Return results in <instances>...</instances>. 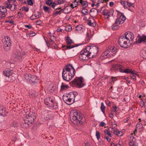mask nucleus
I'll return each mask as SVG.
<instances>
[{
    "label": "nucleus",
    "mask_w": 146,
    "mask_h": 146,
    "mask_svg": "<svg viewBox=\"0 0 146 146\" xmlns=\"http://www.w3.org/2000/svg\"><path fill=\"white\" fill-rule=\"evenodd\" d=\"M75 75V69L71 65H66L63 69L62 76L63 79L66 81H69Z\"/></svg>",
    "instance_id": "1"
},
{
    "label": "nucleus",
    "mask_w": 146,
    "mask_h": 146,
    "mask_svg": "<svg viewBox=\"0 0 146 146\" xmlns=\"http://www.w3.org/2000/svg\"><path fill=\"white\" fill-rule=\"evenodd\" d=\"M70 116L71 120L74 124L79 125L82 124L86 121L85 118L83 117L82 115L78 113L76 110L71 111Z\"/></svg>",
    "instance_id": "2"
},
{
    "label": "nucleus",
    "mask_w": 146,
    "mask_h": 146,
    "mask_svg": "<svg viewBox=\"0 0 146 146\" xmlns=\"http://www.w3.org/2000/svg\"><path fill=\"white\" fill-rule=\"evenodd\" d=\"M35 118V113L30 111L25 117L23 123L24 127L25 128H27L28 127L31 126Z\"/></svg>",
    "instance_id": "3"
},
{
    "label": "nucleus",
    "mask_w": 146,
    "mask_h": 146,
    "mask_svg": "<svg viewBox=\"0 0 146 146\" xmlns=\"http://www.w3.org/2000/svg\"><path fill=\"white\" fill-rule=\"evenodd\" d=\"M77 95L76 92H71L67 96H64L63 99L67 104L70 105L74 102L75 98Z\"/></svg>",
    "instance_id": "4"
},
{
    "label": "nucleus",
    "mask_w": 146,
    "mask_h": 146,
    "mask_svg": "<svg viewBox=\"0 0 146 146\" xmlns=\"http://www.w3.org/2000/svg\"><path fill=\"white\" fill-rule=\"evenodd\" d=\"M71 83L74 86L79 88L82 87L85 85L84 79L81 77L76 78L71 81Z\"/></svg>",
    "instance_id": "5"
},
{
    "label": "nucleus",
    "mask_w": 146,
    "mask_h": 146,
    "mask_svg": "<svg viewBox=\"0 0 146 146\" xmlns=\"http://www.w3.org/2000/svg\"><path fill=\"white\" fill-rule=\"evenodd\" d=\"M86 51L89 54L90 57H92L97 54L98 51V48L96 46L90 47L87 46L85 48Z\"/></svg>",
    "instance_id": "6"
},
{
    "label": "nucleus",
    "mask_w": 146,
    "mask_h": 146,
    "mask_svg": "<svg viewBox=\"0 0 146 146\" xmlns=\"http://www.w3.org/2000/svg\"><path fill=\"white\" fill-rule=\"evenodd\" d=\"M128 43H129V41L124 36H121L119 38V43L121 47L126 48L128 46Z\"/></svg>",
    "instance_id": "7"
},
{
    "label": "nucleus",
    "mask_w": 146,
    "mask_h": 146,
    "mask_svg": "<svg viewBox=\"0 0 146 146\" xmlns=\"http://www.w3.org/2000/svg\"><path fill=\"white\" fill-rule=\"evenodd\" d=\"M79 58L82 60H84L88 59L89 58H90V57L85 48L81 50L80 54L79 56Z\"/></svg>",
    "instance_id": "8"
},
{
    "label": "nucleus",
    "mask_w": 146,
    "mask_h": 146,
    "mask_svg": "<svg viewBox=\"0 0 146 146\" xmlns=\"http://www.w3.org/2000/svg\"><path fill=\"white\" fill-rule=\"evenodd\" d=\"M113 13V10H108L104 9L103 12V15L106 19H108L111 16H112Z\"/></svg>",
    "instance_id": "9"
},
{
    "label": "nucleus",
    "mask_w": 146,
    "mask_h": 146,
    "mask_svg": "<svg viewBox=\"0 0 146 146\" xmlns=\"http://www.w3.org/2000/svg\"><path fill=\"white\" fill-rule=\"evenodd\" d=\"M66 42L67 43V46H62V47H65L67 49H71L72 48L76 46H71L70 45L74 43L73 41L71 40L70 37L68 36L66 38Z\"/></svg>",
    "instance_id": "10"
},
{
    "label": "nucleus",
    "mask_w": 146,
    "mask_h": 146,
    "mask_svg": "<svg viewBox=\"0 0 146 146\" xmlns=\"http://www.w3.org/2000/svg\"><path fill=\"white\" fill-rule=\"evenodd\" d=\"M126 17L124 15L121 13L119 17H118L115 22V24L117 25H119L123 23L126 20Z\"/></svg>",
    "instance_id": "11"
},
{
    "label": "nucleus",
    "mask_w": 146,
    "mask_h": 146,
    "mask_svg": "<svg viewBox=\"0 0 146 146\" xmlns=\"http://www.w3.org/2000/svg\"><path fill=\"white\" fill-rule=\"evenodd\" d=\"M7 0V1L6 4V7L7 8L10 9L12 11H14L15 9L17 8L16 6L17 5L14 3L12 4V2H11V0Z\"/></svg>",
    "instance_id": "12"
},
{
    "label": "nucleus",
    "mask_w": 146,
    "mask_h": 146,
    "mask_svg": "<svg viewBox=\"0 0 146 146\" xmlns=\"http://www.w3.org/2000/svg\"><path fill=\"white\" fill-rule=\"evenodd\" d=\"M3 72L4 75L6 77H7L8 78H14V77L12 75L13 73V70L9 69H6L3 71Z\"/></svg>",
    "instance_id": "13"
},
{
    "label": "nucleus",
    "mask_w": 146,
    "mask_h": 146,
    "mask_svg": "<svg viewBox=\"0 0 146 146\" xmlns=\"http://www.w3.org/2000/svg\"><path fill=\"white\" fill-rule=\"evenodd\" d=\"M124 36L127 39L129 42L130 41H132L133 38V33L129 31L126 32Z\"/></svg>",
    "instance_id": "14"
},
{
    "label": "nucleus",
    "mask_w": 146,
    "mask_h": 146,
    "mask_svg": "<svg viewBox=\"0 0 146 146\" xmlns=\"http://www.w3.org/2000/svg\"><path fill=\"white\" fill-rule=\"evenodd\" d=\"M44 103L46 105L49 107L52 106L54 104L53 101L52 99L50 97H48L44 100Z\"/></svg>",
    "instance_id": "15"
},
{
    "label": "nucleus",
    "mask_w": 146,
    "mask_h": 146,
    "mask_svg": "<svg viewBox=\"0 0 146 146\" xmlns=\"http://www.w3.org/2000/svg\"><path fill=\"white\" fill-rule=\"evenodd\" d=\"M14 55H15V57L16 58L20 60L21 59L23 56L25 55V53L24 52L21 54L19 52H17L15 53Z\"/></svg>",
    "instance_id": "16"
},
{
    "label": "nucleus",
    "mask_w": 146,
    "mask_h": 146,
    "mask_svg": "<svg viewBox=\"0 0 146 146\" xmlns=\"http://www.w3.org/2000/svg\"><path fill=\"white\" fill-rule=\"evenodd\" d=\"M138 40L135 41L134 44L136 43H140L143 41H144V42H146V36H138Z\"/></svg>",
    "instance_id": "17"
},
{
    "label": "nucleus",
    "mask_w": 146,
    "mask_h": 146,
    "mask_svg": "<svg viewBox=\"0 0 146 146\" xmlns=\"http://www.w3.org/2000/svg\"><path fill=\"white\" fill-rule=\"evenodd\" d=\"M111 57L110 54L109 53V51L108 50L105 51L101 55V59H106V58H110Z\"/></svg>",
    "instance_id": "18"
},
{
    "label": "nucleus",
    "mask_w": 146,
    "mask_h": 146,
    "mask_svg": "<svg viewBox=\"0 0 146 146\" xmlns=\"http://www.w3.org/2000/svg\"><path fill=\"white\" fill-rule=\"evenodd\" d=\"M131 140L129 142V145L130 146H138V144L137 143L136 140L133 136L131 137Z\"/></svg>",
    "instance_id": "19"
},
{
    "label": "nucleus",
    "mask_w": 146,
    "mask_h": 146,
    "mask_svg": "<svg viewBox=\"0 0 146 146\" xmlns=\"http://www.w3.org/2000/svg\"><path fill=\"white\" fill-rule=\"evenodd\" d=\"M113 67L115 70L119 69V71L121 72L123 70L122 68H124V66L119 64H117L114 65Z\"/></svg>",
    "instance_id": "20"
},
{
    "label": "nucleus",
    "mask_w": 146,
    "mask_h": 146,
    "mask_svg": "<svg viewBox=\"0 0 146 146\" xmlns=\"http://www.w3.org/2000/svg\"><path fill=\"white\" fill-rule=\"evenodd\" d=\"M108 51L109 53L110 54V55H111V56L115 55L116 52L117 51V50L116 48L113 46L110 49V50Z\"/></svg>",
    "instance_id": "21"
},
{
    "label": "nucleus",
    "mask_w": 146,
    "mask_h": 146,
    "mask_svg": "<svg viewBox=\"0 0 146 146\" xmlns=\"http://www.w3.org/2000/svg\"><path fill=\"white\" fill-rule=\"evenodd\" d=\"M90 13H91L90 15L92 17H94L97 15L98 13V10L96 8H92L90 11Z\"/></svg>",
    "instance_id": "22"
},
{
    "label": "nucleus",
    "mask_w": 146,
    "mask_h": 146,
    "mask_svg": "<svg viewBox=\"0 0 146 146\" xmlns=\"http://www.w3.org/2000/svg\"><path fill=\"white\" fill-rule=\"evenodd\" d=\"M38 79L36 76L34 75H31V77L29 81L30 82L33 83H36L38 82Z\"/></svg>",
    "instance_id": "23"
},
{
    "label": "nucleus",
    "mask_w": 146,
    "mask_h": 146,
    "mask_svg": "<svg viewBox=\"0 0 146 146\" xmlns=\"http://www.w3.org/2000/svg\"><path fill=\"white\" fill-rule=\"evenodd\" d=\"M46 5L48 6H50L52 8H54L56 5V4L54 3H52L50 0H47L46 2Z\"/></svg>",
    "instance_id": "24"
},
{
    "label": "nucleus",
    "mask_w": 146,
    "mask_h": 146,
    "mask_svg": "<svg viewBox=\"0 0 146 146\" xmlns=\"http://www.w3.org/2000/svg\"><path fill=\"white\" fill-rule=\"evenodd\" d=\"M4 38L5 40L3 41V44H11L10 38L8 36H5Z\"/></svg>",
    "instance_id": "25"
},
{
    "label": "nucleus",
    "mask_w": 146,
    "mask_h": 146,
    "mask_svg": "<svg viewBox=\"0 0 146 146\" xmlns=\"http://www.w3.org/2000/svg\"><path fill=\"white\" fill-rule=\"evenodd\" d=\"M50 113L46 112L44 114V118L46 120H48L52 118Z\"/></svg>",
    "instance_id": "26"
},
{
    "label": "nucleus",
    "mask_w": 146,
    "mask_h": 146,
    "mask_svg": "<svg viewBox=\"0 0 146 146\" xmlns=\"http://www.w3.org/2000/svg\"><path fill=\"white\" fill-rule=\"evenodd\" d=\"M66 8H64V9H61L59 11H56L53 14V17H55L58 14H60V12H62L64 13H67L65 12V10H66Z\"/></svg>",
    "instance_id": "27"
},
{
    "label": "nucleus",
    "mask_w": 146,
    "mask_h": 146,
    "mask_svg": "<svg viewBox=\"0 0 146 146\" xmlns=\"http://www.w3.org/2000/svg\"><path fill=\"white\" fill-rule=\"evenodd\" d=\"M140 55L142 58L146 59V48H144L141 51Z\"/></svg>",
    "instance_id": "28"
},
{
    "label": "nucleus",
    "mask_w": 146,
    "mask_h": 146,
    "mask_svg": "<svg viewBox=\"0 0 146 146\" xmlns=\"http://www.w3.org/2000/svg\"><path fill=\"white\" fill-rule=\"evenodd\" d=\"M11 44H3L4 49L6 51H8L10 49Z\"/></svg>",
    "instance_id": "29"
},
{
    "label": "nucleus",
    "mask_w": 146,
    "mask_h": 146,
    "mask_svg": "<svg viewBox=\"0 0 146 146\" xmlns=\"http://www.w3.org/2000/svg\"><path fill=\"white\" fill-rule=\"evenodd\" d=\"M6 8V7H5L3 6H0V14L5 13L7 11Z\"/></svg>",
    "instance_id": "30"
},
{
    "label": "nucleus",
    "mask_w": 146,
    "mask_h": 146,
    "mask_svg": "<svg viewBox=\"0 0 146 146\" xmlns=\"http://www.w3.org/2000/svg\"><path fill=\"white\" fill-rule=\"evenodd\" d=\"M80 3L84 8H85L88 5V3L87 2L83 1V0H79Z\"/></svg>",
    "instance_id": "31"
},
{
    "label": "nucleus",
    "mask_w": 146,
    "mask_h": 146,
    "mask_svg": "<svg viewBox=\"0 0 146 146\" xmlns=\"http://www.w3.org/2000/svg\"><path fill=\"white\" fill-rule=\"evenodd\" d=\"M123 70H122V72H122L123 73H131L132 71L129 68H125V67H124V68H122Z\"/></svg>",
    "instance_id": "32"
},
{
    "label": "nucleus",
    "mask_w": 146,
    "mask_h": 146,
    "mask_svg": "<svg viewBox=\"0 0 146 146\" xmlns=\"http://www.w3.org/2000/svg\"><path fill=\"white\" fill-rule=\"evenodd\" d=\"M50 42L51 44H53L54 41H56V38L54 35H50Z\"/></svg>",
    "instance_id": "33"
},
{
    "label": "nucleus",
    "mask_w": 146,
    "mask_h": 146,
    "mask_svg": "<svg viewBox=\"0 0 146 146\" xmlns=\"http://www.w3.org/2000/svg\"><path fill=\"white\" fill-rule=\"evenodd\" d=\"M5 111V109L3 108V107L0 106V116L4 115Z\"/></svg>",
    "instance_id": "34"
},
{
    "label": "nucleus",
    "mask_w": 146,
    "mask_h": 146,
    "mask_svg": "<svg viewBox=\"0 0 146 146\" xmlns=\"http://www.w3.org/2000/svg\"><path fill=\"white\" fill-rule=\"evenodd\" d=\"M109 130L110 132L113 133L114 134H115L117 133L116 132L117 131V129L116 128H114L113 127L110 128Z\"/></svg>",
    "instance_id": "35"
},
{
    "label": "nucleus",
    "mask_w": 146,
    "mask_h": 146,
    "mask_svg": "<svg viewBox=\"0 0 146 146\" xmlns=\"http://www.w3.org/2000/svg\"><path fill=\"white\" fill-rule=\"evenodd\" d=\"M84 27L82 25H78L76 27V30L78 31H81Z\"/></svg>",
    "instance_id": "36"
},
{
    "label": "nucleus",
    "mask_w": 146,
    "mask_h": 146,
    "mask_svg": "<svg viewBox=\"0 0 146 146\" xmlns=\"http://www.w3.org/2000/svg\"><path fill=\"white\" fill-rule=\"evenodd\" d=\"M87 22L88 25L91 26L95 27L96 26V23H92V21L90 20H87Z\"/></svg>",
    "instance_id": "37"
},
{
    "label": "nucleus",
    "mask_w": 146,
    "mask_h": 146,
    "mask_svg": "<svg viewBox=\"0 0 146 146\" xmlns=\"http://www.w3.org/2000/svg\"><path fill=\"white\" fill-rule=\"evenodd\" d=\"M18 123L16 121H13L10 124L11 127L16 128L18 126Z\"/></svg>",
    "instance_id": "38"
},
{
    "label": "nucleus",
    "mask_w": 146,
    "mask_h": 146,
    "mask_svg": "<svg viewBox=\"0 0 146 146\" xmlns=\"http://www.w3.org/2000/svg\"><path fill=\"white\" fill-rule=\"evenodd\" d=\"M31 75L28 73H26L24 75V77L27 80L29 81L31 77Z\"/></svg>",
    "instance_id": "39"
},
{
    "label": "nucleus",
    "mask_w": 146,
    "mask_h": 146,
    "mask_svg": "<svg viewBox=\"0 0 146 146\" xmlns=\"http://www.w3.org/2000/svg\"><path fill=\"white\" fill-rule=\"evenodd\" d=\"M52 108L53 109L55 110H57L58 108V104L56 102L54 103V104L52 105V106L50 107Z\"/></svg>",
    "instance_id": "40"
},
{
    "label": "nucleus",
    "mask_w": 146,
    "mask_h": 146,
    "mask_svg": "<svg viewBox=\"0 0 146 146\" xmlns=\"http://www.w3.org/2000/svg\"><path fill=\"white\" fill-rule=\"evenodd\" d=\"M118 25H117L115 24H114L112 25V29L113 30H115L119 28V26Z\"/></svg>",
    "instance_id": "41"
},
{
    "label": "nucleus",
    "mask_w": 146,
    "mask_h": 146,
    "mask_svg": "<svg viewBox=\"0 0 146 146\" xmlns=\"http://www.w3.org/2000/svg\"><path fill=\"white\" fill-rule=\"evenodd\" d=\"M101 109L102 110V111L104 113L105 112V107L104 106V103L103 102H102L101 103Z\"/></svg>",
    "instance_id": "42"
},
{
    "label": "nucleus",
    "mask_w": 146,
    "mask_h": 146,
    "mask_svg": "<svg viewBox=\"0 0 146 146\" xmlns=\"http://www.w3.org/2000/svg\"><path fill=\"white\" fill-rule=\"evenodd\" d=\"M110 131H108V130L107 129H105L104 131V133L106 134L110 137H111L112 135L110 133Z\"/></svg>",
    "instance_id": "43"
},
{
    "label": "nucleus",
    "mask_w": 146,
    "mask_h": 146,
    "mask_svg": "<svg viewBox=\"0 0 146 146\" xmlns=\"http://www.w3.org/2000/svg\"><path fill=\"white\" fill-rule=\"evenodd\" d=\"M83 10L82 11V13L84 15H86L88 13V11L87 9H85L83 7Z\"/></svg>",
    "instance_id": "44"
},
{
    "label": "nucleus",
    "mask_w": 146,
    "mask_h": 146,
    "mask_svg": "<svg viewBox=\"0 0 146 146\" xmlns=\"http://www.w3.org/2000/svg\"><path fill=\"white\" fill-rule=\"evenodd\" d=\"M116 133H117L115 134V135L119 136H121L123 135V133L122 132L120 131H118L117 130Z\"/></svg>",
    "instance_id": "45"
},
{
    "label": "nucleus",
    "mask_w": 146,
    "mask_h": 146,
    "mask_svg": "<svg viewBox=\"0 0 146 146\" xmlns=\"http://www.w3.org/2000/svg\"><path fill=\"white\" fill-rule=\"evenodd\" d=\"M100 134L98 131H96V135L98 140H99L100 138Z\"/></svg>",
    "instance_id": "46"
},
{
    "label": "nucleus",
    "mask_w": 146,
    "mask_h": 146,
    "mask_svg": "<svg viewBox=\"0 0 146 146\" xmlns=\"http://www.w3.org/2000/svg\"><path fill=\"white\" fill-rule=\"evenodd\" d=\"M125 5H126L128 7H130L133 6V4L131 3H129L126 2L125 3Z\"/></svg>",
    "instance_id": "47"
},
{
    "label": "nucleus",
    "mask_w": 146,
    "mask_h": 146,
    "mask_svg": "<svg viewBox=\"0 0 146 146\" xmlns=\"http://www.w3.org/2000/svg\"><path fill=\"white\" fill-rule=\"evenodd\" d=\"M131 74L130 75V76L131 78L134 80H136V77L134 74H133V73H131Z\"/></svg>",
    "instance_id": "48"
},
{
    "label": "nucleus",
    "mask_w": 146,
    "mask_h": 146,
    "mask_svg": "<svg viewBox=\"0 0 146 146\" xmlns=\"http://www.w3.org/2000/svg\"><path fill=\"white\" fill-rule=\"evenodd\" d=\"M43 9L45 12H47L49 10V7L47 6H44Z\"/></svg>",
    "instance_id": "49"
},
{
    "label": "nucleus",
    "mask_w": 146,
    "mask_h": 146,
    "mask_svg": "<svg viewBox=\"0 0 146 146\" xmlns=\"http://www.w3.org/2000/svg\"><path fill=\"white\" fill-rule=\"evenodd\" d=\"M68 86H65L63 84H62L61 86V88L62 90H64L67 89V88H68Z\"/></svg>",
    "instance_id": "50"
},
{
    "label": "nucleus",
    "mask_w": 146,
    "mask_h": 146,
    "mask_svg": "<svg viewBox=\"0 0 146 146\" xmlns=\"http://www.w3.org/2000/svg\"><path fill=\"white\" fill-rule=\"evenodd\" d=\"M27 2L28 4L29 5H33L32 0H27Z\"/></svg>",
    "instance_id": "51"
},
{
    "label": "nucleus",
    "mask_w": 146,
    "mask_h": 146,
    "mask_svg": "<svg viewBox=\"0 0 146 146\" xmlns=\"http://www.w3.org/2000/svg\"><path fill=\"white\" fill-rule=\"evenodd\" d=\"M106 123L102 121L100 122L99 124V126L100 127H103L106 125Z\"/></svg>",
    "instance_id": "52"
},
{
    "label": "nucleus",
    "mask_w": 146,
    "mask_h": 146,
    "mask_svg": "<svg viewBox=\"0 0 146 146\" xmlns=\"http://www.w3.org/2000/svg\"><path fill=\"white\" fill-rule=\"evenodd\" d=\"M66 30L68 31H71L72 28L71 26L67 27L65 28Z\"/></svg>",
    "instance_id": "53"
},
{
    "label": "nucleus",
    "mask_w": 146,
    "mask_h": 146,
    "mask_svg": "<svg viewBox=\"0 0 146 146\" xmlns=\"http://www.w3.org/2000/svg\"><path fill=\"white\" fill-rule=\"evenodd\" d=\"M117 108L116 106H115L114 107H113L112 108V111L113 112H115L116 111V109Z\"/></svg>",
    "instance_id": "54"
},
{
    "label": "nucleus",
    "mask_w": 146,
    "mask_h": 146,
    "mask_svg": "<svg viewBox=\"0 0 146 146\" xmlns=\"http://www.w3.org/2000/svg\"><path fill=\"white\" fill-rule=\"evenodd\" d=\"M22 9L23 10H24L27 12L29 10V8L26 7H23Z\"/></svg>",
    "instance_id": "55"
},
{
    "label": "nucleus",
    "mask_w": 146,
    "mask_h": 146,
    "mask_svg": "<svg viewBox=\"0 0 146 146\" xmlns=\"http://www.w3.org/2000/svg\"><path fill=\"white\" fill-rule=\"evenodd\" d=\"M131 73H133V74H134L135 76L136 75L138 76V77H139V75L138 74V73L137 72H136L135 71H132Z\"/></svg>",
    "instance_id": "56"
},
{
    "label": "nucleus",
    "mask_w": 146,
    "mask_h": 146,
    "mask_svg": "<svg viewBox=\"0 0 146 146\" xmlns=\"http://www.w3.org/2000/svg\"><path fill=\"white\" fill-rule=\"evenodd\" d=\"M25 27L28 28L29 29L31 28L32 27V26L30 25H25Z\"/></svg>",
    "instance_id": "57"
},
{
    "label": "nucleus",
    "mask_w": 146,
    "mask_h": 146,
    "mask_svg": "<svg viewBox=\"0 0 146 146\" xmlns=\"http://www.w3.org/2000/svg\"><path fill=\"white\" fill-rule=\"evenodd\" d=\"M6 23H9L10 24H13L14 23V21H13L12 20L10 21H6Z\"/></svg>",
    "instance_id": "58"
},
{
    "label": "nucleus",
    "mask_w": 146,
    "mask_h": 146,
    "mask_svg": "<svg viewBox=\"0 0 146 146\" xmlns=\"http://www.w3.org/2000/svg\"><path fill=\"white\" fill-rule=\"evenodd\" d=\"M105 139H106L107 141L108 142H110L111 140V139L108 137H105Z\"/></svg>",
    "instance_id": "59"
},
{
    "label": "nucleus",
    "mask_w": 146,
    "mask_h": 146,
    "mask_svg": "<svg viewBox=\"0 0 146 146\" xmlns=\"http://www.w3.org/2000/svg\"><path fill=\"white\" fill-rule=\"evenodd\" d=\"M35 94L34 93H30V96L31 97H35Z\"/></svg>",
    "instance_id": "60"
},
{
    "label": "nucleus",
    "mask_w": 146,
    "mask_h": 146,
    "mask_svg": "<svg viewBox=\"0 0 146 146\" xmlns=\"http://www.w3.org/2000/svg\"><path fill=\"white\" fill-rule=\"evenodd\" d=\"M85 145L84 146H91L90 143L88 142H87L85 143Z\"/></svg>",
    "instance_id": "61"
},
{
    "label": "nucleus",
    "mask_w": 146,
    "mask_h": 146,
    "mask_svg": "<svg viewBox=\"0 0 146 146\" xmlns=\"http://www.w3.org/2000/svg\"><path fill=\"white\" fill-rule=\"evenodd\" d=\"M1 14V18H4L5 17V13H2V14Z\"/></svg>",
    "instance_id": "62"
},
{
    "label": "nucleus",
    "mask_w": 146,
    "mask_h": 146,
    "mask_svg": "<svg viewBox=\"0 0 146 146\" xmlns=\"http://www.w3.org/2000/svg\"><path fill=\"white\" fill-rule=\"evenodd\" d=\"M106 104L109 106H110L111 105L110 102L109 101H107L106 102Z\"/></svg>",
    "instance_id": "63"
},
{
    "label": "nucleus",
    "mask_w": 146,
    "mask_h": 146,
    "mask_svg": "<svg viewBox=\"0 0 146 146\" xmlns=\"http://www.w3.org/2000/svg\"><path fill=\"white\" fill-rule=\"evenodd\" d=\"M69 6H70V7H71V8H72V9L74 8V7H77V5H75V7H74L73 6V4H70V5H69Z\"/></svg>",
    "instance_id": "64"
}]
</instances>
